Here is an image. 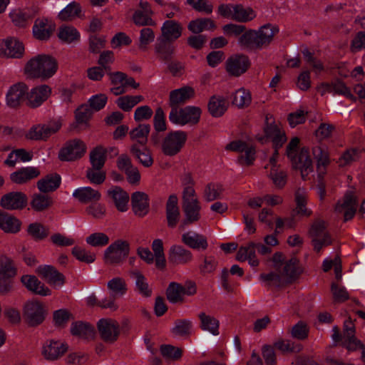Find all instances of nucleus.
Instances as JSON below:
<instances>
[{"label":"nucleus","instance_id":"nucleus-1","mask_svg":"<svg viewBox=\"0 0 365 365\" xmlns=\"http://www.w3.org/2000/svg\"><path fill=\"white\" fill-rule=\"evenodd\" d=\"M58 63L50 55L38 54L27 61L24 73L31 78L46 80L51 78L57 71Z\"/></svg>","mask_w":365,"mask_h":365},{"label":"nucleus","instance_id":"nucleus-2","mask_svg":"<svg viewBox=\"0 0 365 365\" xmlns=\"http://www.w3.org/2000/svg\"><path fill=\"white\" fill-rule=\"evenodd\" d=\"M271 261L273 269L280 272L286 283L295 281L303 272V268L295 257L287 258L282 252H276Z\"/></svg>","mask_w":365,"mask_h":365},{"label":"nucleus","instance_id":"nucleus-3","mask_svg":"<svg viewBox=\"0 0 365 365\" xmlns=\"http://www.w3.org/2000/svg\"><path fill=\"white\" fill-rule=\"evenodd\" d=\"M201 109L199 107L187 106L184 108H173L169 113V120L178 125L197 124L200 118Z\"/></svg>","mask_w":365,"mask_h":365},{"label":"nucleus","instance_id":"nucleus-4","mask_svg":"<svg viewBox=\"0 0 365 365\" xmlns=\"http://www.w3.org/2000/svg\"><path fill=\"white\" fill-rule=\"evenodd\" d=\"M309 236L314 251L317 252L332 243V237L327 230L325 222L322 220L317 219L311 224Z\"/></svg>","mask_w":365,"mask_h":365},{"label":"nucleus","instance_id":"nucleus-5","mask_svg":"<svg viewBox=\"0 0 365 365\" xmlns=\"http://www.w3.org/2000/svg\"><path fill=\"white\" fill-rule=\"evenodd\" d=\"M107 288L110 298H106L99 302V306L113 311L118 309V306L115 302V298L122 297L128 290L127 284L122 277H113L107 282Z\"/></svg>","mask_w":365,"mask_h":365},{"label":"nucleus","instance_id":"nucleus-6","mask_svg":"<svg viewBox=\"0 0 365 365\" xmlns=\"http://www.w3.org/2000/svg\"><path fill=\"white\" fill-rule=\"evenodd\" d=\"M46 314V306L39 301L29 300L23 306V317L30 327H36L43 323Z\"/></svg>","mask_w":365,"mask_h":365},{"label":"nucleus","instance_id":"nucleus-7","mask_svg":"<svg viewBox=\"0 0 365 365\" xmlns=\"http://www.w3.org/2000/svg\"><path fill=\"white\" fill-rule=\"evenodd\" d=\"M331 331V339L336 342L341 341L348 349L355 350L362 347L360 341L355 337V327L350 319L344 322L342 336L336 326L332 328Z\"/></svg>","mask_w":365,"mask_h":365},{"label":"nucleus","instance_id":"nucleus-8","mask_svg":"<svg viewBox=\"0 0 365 365\" xmlns=\"http://www.w3.org/2000/svg\"><path fill=\"white\" fill-rule=\"evenodd\" d=\"M187 140V133L182 130L168 133L161 143V150L164 155L174 156L183 148Z\"/></svg>","mask_w":365,"mask_h":365},{"label":"nucleus","instance_id":"nucleus-9","mask_svg":"<svg viewBox=\"0 0 365 365\" xmlns=\"http://www.w3.org/2000/svg\"><path fill=\"white\" fill-rule=\"evenodd\" d=\"M129 243L123 240H117L110 245L104 252V260L106 264H119L128 255Z\"/></svg>","mask_w":365,"mask_h":365},{"label":"nucleus","instance_id":"nucleus-10","mask_svg":"<svg viewBox=\"0 0 365 365\" xmlns=\"http://www.w3.org/2000/svg\"><path fill=\"white\" fill-rule=\"evenodd\" d=\"M86 151V145L80 139L67 141L58 153V158L63 161H73L81 158Z\"/></svg>","mask_w":365,"mask_h":365},{"label":"nucleus","instance_id":"nucleus-11","mask_svg":"<svg viewBox=\"0 0 365 365\" xmlns=\"http://www.w3.org/2000/svg\"><path fill=\"white\" fill-rule=\"evenodd\" d=\"M357 208L356 198L353 191L349 190L344 197L339 200L335 206V211L344 216V221L353 218Z\"/></svg>","mask_w":365,"mask_h":365},{"label":"nucleus","instance_id":"nucleus-12","mask_svg":"<svg viewBox=\"0 0 365 365\" xmlns=\"http://www.w3.org/2000/svg\"><path fill=\"white\" fill-rule=\"evenodd\" d=\"M98 329L101 337L108 343H113L117 340L120 334L118 323L112 319H101L98 322Z\"/></svg>","mask_w":365,"mask_h":365},{"label":"nucleus","instance_id":"nucleus-13","mask_svg":"<svg viewBox=\"0 0 365 365\" xmlns=\"http://www.w3.org/2000/svg\"><path fill=\"white\" fill-rule=\"evenodd\" d=\"M68 350V345L59 340H48L42 347V355L48 361L61 358Z\"/></svg>","mask_w":365,"mask_h":365},{"label":"nucleus","instance_id":"nucleus-14","mask_svg":"<svg viewBox=\"0 0 365 365\" xmlns=\"http://www.w3.org/2000/svg\"><path fill=\"white\" fill-rule=\"evenodd\" d=\"M289 159L293 168L300 170L302 178H304L309 173L312 172V161L307 148H302L299 153Z\"/></svg>","mask_w":365,"mask_h":365},{"label":"nucleus","instance_id":"nucleus-15","mask_svg":"<svg viewBox=\"0 0 365 365\" xmlns=\"http://www.w3.org/2000/svg\"><path fill=\"white\" fill-rule=\"evenodd\" d=\"M61 124L59 121H55L48 124L36 125L32 127L26 136L31 140H46L49 136L56 133Z\"/></svg>","mask_w":365,"mask_h":365},{"label":"nucleus","instance_id":"nucleus-16","mask_svg":"<svg viewBox=\"0 0 365 365\" xmlns=\"http://www.w3.org/2000/svg\"><path fill=\"white\" fill-rule=\"evenodd\" d=\"M250 61L245 55H235L230 57L225 63L226 71L232 76H240L247 71Z\"/></svg>","mask_w":365,"mask_h":365},{"label":"nucleus","instance_id":"nucleus-17","mask_svg":"<svg viewBox=\"0 0 365 365\" xmlns=\"http://www.w3.org/2000/svg\"><path fill=\"white\" fill-rule=\"evenodd\" d=\"M195 95V89L189 86L175 89L170 93L169 106L171 108L179 107L180 105L184 104L189 100L193 98Z\"/></svg>","mask_w":365,"mask_h":365},{"label":"nucleus","instance_id":"nucleus-18","mask_svg":"<svg viewBox=\"0 0 365 365\" xmlns=\"http://www.w3.org/2000/svg\"><path fill=\"white\" fill-rule=\"evenodd\" d=\"M266 120L267 125L264 129L266 138H272L274 148L279 149L287 140L285 133L274 121H269L267 116Z\"/></svg>","mask_w":365,"mask_h":365},{"label":"nucleus","instance_id":"nucleus-19","mask_svg":"<svg viewBox=\"0 0 365 365\" xmlns=\"http://www.w3.org/2000/svg\"><path fill=\"white\" fill-rule=\"evenodd\" d=\"M24 53L23 43L16 38H7L0 42V54L9 58H21Z\"/></svg>","mask_w":365,"mask_h":365},{"label":"nucleus","instance_id":"nucleus-20","mask_svg":"<svg viewBox=\"0 0 365 365\" xmlns=\"http://www.w3.org/2000/svg\"><path fill=\"white\" fill-rule=\"evenodd\" d=\"M131 205L135 215L143 217L150 210L149 197L143 192H135L131 195Z\"/></svg>","mask_w":365,"mask_h":365},{"label":"nucleus","instance_id":"nucleus-21","mask_svg":"<svg viewBox=\"0 0 365 365\" xmlns=\"http://www.w3.org/2000/svg\"><path fill=\"white\" fill-rule=\"evenodd\" d=\"M26 195L21 192L8 193L1 199V205L7 210L22 209L26 206Z\"/></svg>","mask_w":365,"mask_h":365},{"label":"nucleus","instance_id":"nucleus-22","mask_svg":"<svg viewBox=\"0 0 365 365\" xmlns=\"http://www.w3.org/2000/svg\"><path fill=\"white\" fill-rule=\"evenodd\" d=\"M182 31V27L179 22L174 20H167L164 21L161 26V36L159 38L172 42L181 36Z\"/></svg>","mask_w":365,"mask_h":365},{"label":"nucleus","instance_id":"nucleus-23","mask_svg":"<svg viewBox=\"0 0 365 365\" xmlns=\"http://www.w3.org/2000/svg\"><path fill=\"white\" fill-rule=\"evenodd\" d=\"M37 272L48 283L55 287H61L64 283V277L58 272L53 267L50 265L40 266L37 269Z\"/></svg>","mask_w":365,"mask_h":365},{"label":"nucleus","instance_id":"nucleus-24","mask_svg":"<svg viewBox=\"0 0 365 365\" xmlns=\"http://www.w3.org/2000/svg\"><path fill=\"white\" fill-rule=\"evenodd\" d=\"M107 195L112 200L118 211L125 212L128 210L129 195L121 187L118 186L112 187L108 190Z\"/></svg>","mask_w":365,"mask_h":365},{"label":"nucleus","instance_id":"nucleus-25","mask_svg":"<svg viewBox=\"0 0 365 365\" xmlns=\"http://www.w3.org/2000/svg\"><path fill=\"white\" fill-rule=\"evenodd\" d=\"M28 88L23 83H18L10 87L6 94V103L10 107L18 106L24 99Z\"/></svg>","mask_w":365,"mask_h":365},{"label":"nucleus","instance_id":"nucleus-26","mask_svg":"<svg viewBox=\"0 0 365 365\" xmlns=\"http://www.w3.org/2000/svg\"><path fill=\"white\" fill-rule=\"evenodd\" d=\"M40 170L35 167L22 168L10 175L11 180L18 185L26 184L40 175Z\"/></svg>","mask_w":365,"mask_h":365},{"label":"nucleus","instance_id":"nucleus-27","mask_svg":"<svg viewBox=\"0 0 365 365\" xmlns=\"http://www.w3.org/2000/svg\"><path fill=\"white\" fill-rule=\"evenodd\" d=\"M128 275L134 281L135 291L138 294L145 297H149L152 295V289L141 272L138 269H132L128 272Z\"/></svg>","mask_w":365,"mask_h":365},{"label":"nucleus","instance_id":"nucleus-28","mask_svg":"<svg viewBox=\"0 0 365 365\" xmlns=\"http://www.w3.org/2000/svg\"><path fill=\"white\" fill-rule=\"evenodd\" d=\"M73 197L81 203L88 204L99 201L101 194L98 190L91 187H83L76 189Z\"/></svg>","mask_w":365,"mask_h":365},{"label":"nucleus","instance_id":"nucleus-29","mask_svg":"<svg viewBox=\"0 0 365 365\" xmlns=\"http://www.w3.org/2000/svg\"><path fill=\"white\" fill-rule=\"evenodd\" d=\"M257 243L253 242H249L246 246L240 247L236 255V259L240 262L248 261L251 267H256L259 265V262L256 257Z\"/></svg>","mask_w":365,"mask_h":365},{"label":"nucleus","instance_id":"nucleus-30","mask_svg":"<svg viewBox=\"0 0 365 365\" xmlns=\"http://www.w3.org/2000/svg\"><path fill=\"white\" fill-rule=\"evenodd\" d=\"M168 259L174 264H186L192 260V254L180 245H173L169 250Z\"/></svg>","mask_w":365,"mask_h":365},{"label":"nucleus","instance_id":"nucleus-31","mask_svg":"<svg viewBox=\"0 0 365 365\" xmlns=\"http://www.w3.org/2000/svg\"><path fill=\"white\" fill-rule=\"evenodd\" d=\"M55 30V25L48 19H37L33 27V34L38 40L44 41L50 38Z\"/></svg>","mask_w":365,"mask_h":365},{"label":"nucleus","instance_id":"nucleus-32","mask_svg":"<svg viewBox=\"0 0 365 365\" xmlns=\"http://www.w3.org/2000/svg\"><path fill=\"white\" fill-rule=\"evenodd\" d=\"M182 242L194 250H205L208 247L206 237L193 231H188L182 235Z\"/></svg>","mask_w":365,"mask_h":365},{"label":"nucleus","instance_id":"nucleus-33","mask_svg":"<svg viewBox=\"0 0 365 365\" xmlns=\"http://www.w3.org/2000/svg\"><path fill=\"white\" fill-rule=\"evenodd\" d=\"M21 281L28 290L36 294L49 296L51 294V290L34 275H24Z\"/></svg>","mask_w":365,"mask_h":365},{"label":"nucleus","instance_id":"nucleus-34","mask_svg":"<svg viewBox=\"0 0 365 365\" xmlns=\"http://www.w3.org/2000/svg\"><path fill=\"white\" fill-rule=\"evenodd\" d=\"M51 93V88L47 85H41L31 89L28 95L29 105L32 107H38L45 101Z\"/></svg>","mask_w":365,"mask_h":365},{"label":"nucleus","instance_id":"nucleus-35","mask_svg":"<svg viewBox=\"0 0 365 365\" xmlns=\"http://www.w3.org/2000/svg\"><path fill=\"white\" fill-rule=\"evenodd\" d=\"M313 155L317 160V168L319 175H323L326 173V168L330 163L329 152L325 147L317 145L312 148Z\"/></svg>","mask_w":365,"mask_h":365},{"label":"nucleus","instance_id":"nucleus-36","mask_svg":"<svg viewBox=\"0 0 365 365\" xmlns=\"http://www.w3.org/2000/svg\"><path fill=\"white\" fill-rule=\"evenodd\" d=\"M278 32V27L270 24H265L256 31L260 48L267 46Z\"/></svg>","mask_w":365,"mask_h":365},{"label":"nucleus","instance_id":"nucleus-37","mask_svg":"<svg viewBox=\"0 0 365 365\" xmlns=\"http://www.w3.org/2000/svg\"><path fill=\"white\" fill-rule=\"evenodd\" d=\"M227 106L225 98L221 96H212L207 105L209 113L215 118L222 116L227 110Z\"/></svg>","mask_w":365,"mask_h":365},{"label":"nucleus","instance_id":"nucleus-38","mask_svg":"<svg viewBox=\"0 0 365 365\" xmlns=\"http://www.w3.org/2000/svg\"><path fill=\"white\" fill-rule=\"evenodd\" d=\"M178 197L175 195L169 197L166 204V217L169 227H174L180 217V210L178 206Z\"/></svg>","mask_w":365,"mask_h":365},{"label":"nucleus","instance_id":"nucleus-39","mask_svg":"<svg viewBox=\"0 0 365 365\" xmlns=\"http://www.w3.org/2000/svg\"><path fill=\"white\" fill-rule=\"evenodd\" d=\"M61 184V177L57 174H49L37 182L38 189L43 193L56 190Z\"/></svg>","mask_w":365,"mask_h":365},{"label":"nucleus","instance_id":"nucleus-40","mask_svg":"<svg viewBox=\"0 0 365 365\" xmlns=\"http://www.w3.org/2000/svg\"><path fill=\"white\" fill-rule=\"evenodd\" d=\"M223 192L224 188L221 184L210 182L205 186L202 191V197L206 202H212L221 199Z\"/></svg>","mask_w":365,"mask_h":365},{"label":"nucleus","instance_id":"nucleus-41","mask_svg":"<svg viewBox=\"0 0 365 365\" xmlns=\"http://www.w3.org/2000/svg\"><path fill=\"white\" fill-rule=\"evenodd\" d=\"M200 321V328L208 331L214 336L219 334V321L211 315L206 314L205 312H200L198 314Z\"/></svg>","mask_w":365,"mask_h":365},{"label":"nucleus","instance_id":"nucleus-42","mask_svg":"<svg viewBox=\"0 0 365 365\" xmlns=\"http://www.w3.org/2000/svg\"><path fill=\"white\" fill-rule=\"evenodd\" d=\"M31 208L36 212H42L53 205L52 197L46 193H35L30 202Z\"/></svg>","mask_w":365,"mask_h":365},{"label":"nucleus","instance_id":"nucleus-43","mask_svg":"<svg viewBox=\"0 0 365 365\" xmlns=\"http://www.w3.org/2000/svg\"><path fill=\"white\" fill-rule=\"evenodd\" d=\"M21 223L15 217L0 212V227L5 232L16 233L21 229Z\"/></svg>","mask_w":365,"mask_h":365},{"label":"nucleus","instance_id":"nucleus-44","mask_svg":"<svg viewBox=\"0 0 365 365\" xmlns=\"http://www.w3.org/2000/svg\"><path fill=\"white\" fill-rule=\"evenodd\" d=\"M238 44L248 50L261 49L256 31L250 30L243 33L238 39Z\"/></svg>","mask_w":365,"mask_h":365},{"label":"nucleus","instance_id":"nucleus-45","mask_svg":"<svg viewBox=\"0 0 365 365\" xmlns=\"http://www.w3.org/2000/svg\"><path fill=\"white\" fill-rule=\"evenodd\" d=\"M155 50L159 58L165 61L172 58L175 53V46L170 42L158 38Z\"/></svg>","mask_w":365,"mask_h":365},{"label":"nucleus","instance_id":"nucleus-46","mask_svg":"<svg viewBox=\"0 0 365 365\" xmlns=\"http://www.w3.org/2000/svg\"><path fill=\"white\" fill-rule=\"evenodd\" d=\"M166 297L172 304L184 302L185 297L182 292V285L174 282L170 283L166 289Z\"/></svg>","mask_w":365,"mask_h":365},{"label":"nucleus","instance_id":"nucleus-47","mask_svg":"<svg viewBox=\"0 0 365 365\" xmlns=\"http://www.w3.org/2000/svg\"><path fill=\"white\" fill-rule=\"evenodd\" d=\"M188 29L194 34H200L204 31L215 29V22L207 18L197 19L191 21L187 26Z\"/></svg>","mask_w":365,"mask_h":365},{"label":"nucleus","instance_id":"nucleus-48","mask_svg":"<svg viewBox=\"0 0 365 365\" xmlns=\"http://www.w3.org/2000/svg\"><path fill=\"white\" fill-rule=\"evenodd\" d=\"M307 199V191L304 188L299 187L295 192L296 208L294 212L301 216H309L311 212L307 208L306 203Z\"/></svg>","mask_w":365,"mask_h":365},{"label":"nucleus","instance_id":"nucleus-49","mask_svg":"<svg viewBox=\"0 0 365 365\" xmlns=\"http://www.w3.org/2000/svg\"><path fill=\"white\" fill-rule=\"evenodd\" d=\"M152 250L155 257V266L160 269H163L166 265V260L163 250L162 240L156 239L152 243Z\"/></svg>","mask_w":365,"mask_h":365},{"label":"nucleus","instance_id":"nucleus-50","mask_svg":"<svg viewBox=\"0 0 365 365\" xmlns=\"http://www.w3.org/2000/svg\"><path fill=\"white\" fill-rule=\"evenodd\" d=\"M255 17L256 13L252 8L235 4L233 20L238 22H247L253 20Z\"/></svg>","mask_w":365,"mask_h":365},{"label":"nucleus","instance_id":"nucleus-51","mask_svg":"<svg viewBox=\"0 0 365 365\" xmlns=\"http://www.w3.org/2000/svg\"><path fill=\"white\" fill-rule=\"evenodd\" d=\"M58 36L59 39L66 43H71L78 41L80 34L73 26H62L58 29Z\"/></svg>","mask_w":365,"mask_h":365},{"label":"nucleus","instance_id":"nucleus-52","mask_svg":"<svg viewBox=\"0 0 365 365\" xmlns=\"http://www.w3.org/2000/svg\"><path fill=\"white\" fill-rule=\"evenodd\" d=\"M252 102V96L249 90L240 88L233 94L232 103L239 108L248 107Z\"/></svg>","mask_w":365,"mask_h":365},{"label":"nucleus","instance_id":"nucleus-53","mask_svg":"<svg viewBox=\"0 0 365 365\" xmlns=\"http://www.w3.org/2000/svg\"><path fill=\"white\" fill-rule=\"evenodd\" d=\"M182 210L185 214V219L180 225L181 227L184 228L185 226L195 223L200 219V205L184 207Z\"/></svg>","mask_w":365,"mask_h":365},{"label":"nucleus","instance_id":"nucleus-54","mask_svg":"<svg viewBox=\"0 0 365 365\" xmlns=\"http://www.w3.org/2000/svg\"><path fill=\"white\" fill-rule=\"evenodd\" d=\"M106 159V150L102 146H98L90 153V161L93 168L101 169Z\"/></svg>","mask_w":365,"mask_h":365},{"label":"nucleus","instance_id":"nucleus-55","mask_svg":"<svg viewBox=\"0 0 365 365\" xmlns=\"http://www.w3.org/2000/svg\"><path fill=\"white\" fill-rule=\"evenodd\" d=\"M150 130L149 124H140L130 132V138L142 145L147 143L148 136Z\"/></svg>","mask_w":365,"mask_h":365},{"label":"nucleus","instance_id":"nucleus-56","mask_svg":"<svg viewBox=\"0 0 365 365\" xmlns=\"http://www.w3.org/2000/svg\"><path fill=\"white\" fill-rule=\"evenodd\" d=\"M144 98L140 96H124L116 100L118 106L124 111L130 110L135 105L142 102Z\"/></svg>","mask_w":365,"mask_h":365},{"label":"nucleus","instance_id":"nucleus-57","mask_svg":"<svg viewBox=\"0 0 365 365\" xmlns=\"http://www.w3.org/2000/svg\"><path fill=\"white\" fill-rule=\"evenodd\" d=\"M71 332L73 335L88 338L93 336L94 329L89 324L78 322L72 324Z\"/></svg>","mask_w":365,"mask_h":365},{"label":"nucleus","instance_id":"nucleus-58","mask_svg":"<svg viewBox=\"0 0 365 365\" xmlns=\"http://www.w3.org/2000/svg\"><path fill=\"white\" fill-rule=\"evenodd\" d=\"M130 151L143 166L149 168L153 165V159L151 153L147 148L140 149L136 145H133Z\"/></svg>","mask_w":365,"mask_h":365},{"label":"nucleus","instance_id":"nucleus-59","mask_svg":"<svg viewBox=\"0 0 365 365\" xmlns=\"http://www.w3.org/2000/svg\"><path fill=\"white\" fill-rule=\"evenodd\" d=\"M259 280L267 286L279 287L286 283L280 272H277L275 269L269 273L261 274L259 275Z\"/></svg>","mask_w":365,"mask_h":365},{"label":"nucleus","instance_id":"nucleus-60","mask_svg":"<svg viewBox=\"0 0 365 365\" xmlns=\"http://www.w3.org/2000/svg\"><path fill=\"white\" fill-rule=\"evenodd\" d=\"M81 11L80 5L76 2H71L60 11L58 17L62 21H71L78 17Z\"/></svg>","mask_w":365,"mask_h":365},{"label":"nucleus","instance_id":"nucleus-61","mask_svg":"<svg viewBox=\"0 0 365 365\" xmlns=\"http://www.w3.org/2000/svg\"><path fill=\"white\" fill-rule=\"evenodd\" d=\"M88 245L94 247H103L109 243V237L104 232H93L86 238Z\"/></svg>","mask_w":365,"mask_h":365},{"label":"nucleus","instance_id":"nucleus-62","mask_svg":"<svg viewBox=\"0 0 365 365\" xmlns=\"http://www.w3.org/2000/svg\"><path fill=\"white\" fill-rule=\"evenodd\" d=\"M269 177L274 186L278 188L283 187L287 183V174L280 168H273L269 172Z\"/></svg>","mask_w":365,"mask_h":365},{"label":"nucleus","instance_id":"nucleus-63","mask_svg":"<svg viewBox=\"0 0 365 365\" xmlns=\"http://www.w3.org/2000/svg\"><path fill=\"white\" fill-rule=\"evenodd\" d=\"M71 253L78 260L83 262L90 264L96 260V255L93 252L78 246L74 247Z\"/></svg>","mask_w":365,"mask_h":365},{"label":"nucleus","instance_id":"nucleus-64","mask_svg":"<svg viewBox=\"0 0 365 365\" xmlns=\"http://www.w3.org/2000/svg\"><path fill=\"white\" fill-rule=\"evenodd\" d=\"M28 233L36 240H41L48 235V230L40 223H32L27 229Z\"/></svg>","mask_w":365,"mask_h":365}]
</instances>
